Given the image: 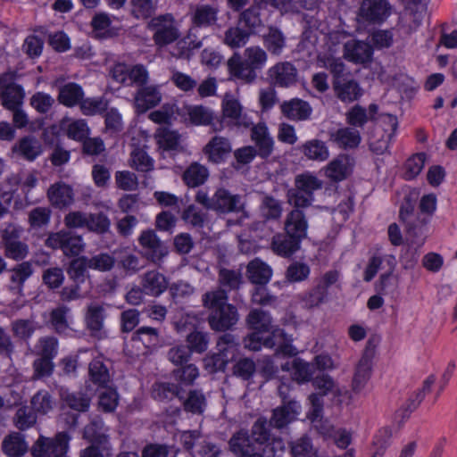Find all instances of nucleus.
<instances>
[{"label": "nucleus", "instance_id": "obj_60", "mask_svg": "<svg viewBox=\"0 0 457 457\" xmlns=\"http://www.w3.org/2000/svg\"><path fill=\"white\" fill-rule=\"evenodd\" d=\"M79 108L86 116L101 114L107 110L108 100L103 96L82 98Z\"/></svg>", "mask_w": 457, "mask_h": 457}, {"label": "nucleus", "instance_id": "obj_42", "mask_svg": "<svg viewBox=\"0 0 457 457\" xmlns=\"http://www.w3.org/2000/svg\"><path fill=\"white\" fill-rule=\"evenodd\" d=\"M239 344L234 335L227 333L217 341L218 355L223 363L232 361L238 353Z\"/></svg>", "mask_w": 457, "mask_h": 457}, {"label": "nucleus", "instance_id": "obj_49", "mask_svg": "<svg viewBox=\"0 0 457 457\" xmlns=\"http://www.w3.org/2000/svg\"><path fill=\"white\" fill-rule=\"evenodd\" d=\"M52 395L45 389L37 391L30 399L31 410L37 415H46L54 407Z\"/></svg>", "mask_w": 457, "mask_h": 457}, {"label": "nucleus", "instance_id": "obj_55", "mask_svg": "<svg viewBox=\"0 0 457 457\" xmlns=\"http://www.w3.org/2000/svg\"><path fill=\"white\" fill-rule=\"evenodd\" d=\"M71 309L66 305H58L49 314V322L54 331L58 334L66 333L69 329L68 314Z\"/></svg>", "mask_w": 457, "mask_h": 457}, {"label": "nucleus", "instance_id": "obj_64", "mask_svg": "<svg viewBox=\"0 0 457 457\" xmlns=\"http://www.w3.org/2000/svg\"><path fill=\"white\" fill-rule=\"evenodd\" d=\"M290 448L292 457H319L317 450L306 436L292 442Z\"/></svg>", "mask_w": 457, "mask_h": 457}, {"label": "nucleus", "instance_id": "obj_47", "mask_svg": "<svg viewBox=\"0 0 457 457\" xmlns=\"http://www.w3.org/2000/svg\"><path fill=\"white\" fill-rule=\"evenodd\" d=\"M251 32L238 26H231L225 32L222 42L231 49L241 48L248 42Z\"/></svg>", "mask_w": 457, "mask_h": 457}, {"label": "nucleus", "instance_id": "obj_7", "mask_svg": "<svg viewBox=\"0 0 457 457\" xmlns=\"http://www.w3.org/2000/svg\"><path fill=\"white\" fill-rule=\"evenodd\" d=\"M22 229L9 223L1 231L4 256L13 261H22L29 254L28 245L21 240Z\"/></svg>", "mask_w": 457, "mask_h": 457}, {"label": "nucleus", "instance_id": "obj_37", "mask_svg": "<svg viewBox=\"0 0 457 457\" xmlns=\"http://www.w3.org/2000/svg\"><path fill=\"white\" fill-rule=\"evenodd\" d=\"M282 212L283 207L281 201L268 194H261L259 213L263 220H278L281 218Z\"/></svg>", "mask_w": 457, "mask_h": 457}, {"label": "nucleus", "instance_id": "obj_34", "mask_svg": "<svg viewBox=\"0 0 457 457\" xmlns=\"http://www.w3.org/2000/svg\"><path fill=\"white\" fill-rule=\"evenodd\" d=\"M352 166L348 155L339 154L325 167V174L331 180L341 181L351 173Z\"/></svg>", "mask_w": 457, "mask_h": 457}, {"label": "nucleus", "instance_id": "obj_24", "mask_svg": "<svg viewBox=\"0 0 457 457\" xmlns=\"http://www.w3.org/2000/svg\"><path fill=\"white\" fill-rule=\"evenodd\" d=\"M46 195L50 204L60 209L67 207L74 202L72 187L62 181L51 185L47 189Z\"/></svg>", "mask_w": 457, "mask_h": 457}, {"label": "nucleus", "instance_id": "obj_13", "mask_svg": "<svg viewBox=\"0 0 457 457\" xmlns=\"http://www.w3.org/2000/svg\"><path fill=\"white\" fill-rule=\"evenodd\" d=\"M105 319L106 310L104 304L91 303L87 306L84 323L91 337L101 339L105 336Z\"/></svg>", "mask_w": 457, "mask_h": 457}, {"label": "nucleus", "instance_id": "obj_53", "mask_svg": "<svg viewBox=\"0 0 457 457\" xmlns=\"http://www.w3.org/2000/svg\"><path fill=\"white\" fill-rule=\"evenodd\" d=\"M25 97V92L21 85L7 87L0 91V99L3 106L7 110H13L21 107Z\"/></svg>", "mask_w": 457, "mask_h": 457}, {"label": "nucleus", "instance_id": "obj_6", "mask_svg": "<svg viewBox=\"0 0 457 457\" xmlns=\"http://www.w3.org/2000/svg\"><path fill=\"white\" fill-rule=\"evenodd\" d=\"M46 246L53 250L61 249L65 256H78L84 251L85 244L79 235L62 229L50 233L45 241Z\"/></svg>", "mask_w": 457, "mask_h": 457}, {"label": "nucleus", "instance_id": "obj_5", "mask_svg": "<svg viewBox=\"0 0 457 457\" xmlns=\"http://www.w3.org/2000/svg\"><path fill=\"white\" fill-rule=\"evenodd\" d=\"M70 436L60 432L54 437L40 435L30 448L33 457H65L69 447Z\"/></svg>", "mask_w": 457, "mask_h": 457}, {"label": "nucleus", "instance_id": "obj_51", "mask_svg": "<svg viewBox=\"0 0 457 457\" xmlns=\"http://www.w3.org/2000/svg\"><path fill=\"white\" fill-rule=\"evenodd\" d=\"M317 64L320 68H325L330 71L333 76V81L342 79L345 70V64L341 58L335 57L332 54H319Z\"/></svg>", "mask_w": 457, "mask_h": 457}, {"label": "nucleus", "instance_id": "obj_1", "mask_svg": "<svg viewBox=\"0 0 457 457\" xmlns=\"http://www.w3.org/2000/svg\"><path fill=\"white\" fill-rule=\"evenodd\" d=\"M243 56L244 59L239 53L232 54L227 62L228 72L233 78L250 84L256 79V71L265 66L268 54L261 46H252L244 50Z\"/></svg>", "mask_w": 457, "mask_h": 457}, {"label": "nucleus", "instance_id": "obj_61", "mask_svg": "<svg viewBox=\"0 0 457 457\" xmlns=\"http://www.w3.org/2000/svg\"><path fill=\"white\" fill-rule=\"evenodd\" d=\"M61 396L63 403L72 410L86 411L89 408L91 399L82 392H62Z\"/></svg>", "mask_w": 457, "mask_h": 457}, {"label": "nucleus", "instance_id": "obj_3", "mask_svg": "<svg viewBox=\"0 0 457 457\" xmlns=\"http://www.w3.org/2000/svg\"><path fill=\"white\" fill-rule=\"evenodd\" d=\"M147 29L157 48L161 49L175 43L180 37L179 22L172 13H162L151 18Z\"/></svg>", "mask_w": 457, "mask_h": 457}, {"label": "nucleus", "instance_id": "obj_62", "mask_svg": "<svg viewBox=\"0 0 457 457\" xmlns=\"http://www.w3.org/2000/svg\"><path fill=\"white\" fill-rule=\"evenodd\" d=\"M186 341L191 353H203L208 349L210 338L208 333L194 329L187 336Z\"/></svg>", "mask_w": 457, "mask_h": 457}, {"label": "nucleus", "instance_id": "obj_56", "mask_svg": "<svg viewBox=\"0 0 457 457\" xmlns=\"http://www.w3.org/2000/svg\"><path fill=\"white\" fill-rule=\"evenodd\" d=\"M37 414L28 406L20 407L12 417V424L19 431H25L37 424Z\"/></svg>", "mask_w": 457, "mask_h": 457}, {"label": "nucleus", "instance_id": "obj_10", "mask_svg": "<svg viewBox=\"0 0 457 457\" xmlns=\"http://www.w3.org/2000/svg\"><path fill=\"white\" fill-rule=\"evenodd\" d=\"M222 120L228 126L238 129H249L253 125V120L243 112L240 102L232 95L226 94L221 104Z\"/></svg>", "mask_w": 457, "mask_h": 457}, {"label": "nucleus", "instance_id": "obj_40", "mask_svg": "<svg viewBox=\"0 0 457 457\" xmlns=\"http://www.w3.org/2000/svg\"><path fill=\"white\" fill-rule=\"evenodd\" d=\"M11 331L14 337L28 342L39 328L38 322L34 317L16 319L11 322Z\"/></svg>", "mask_w": 457, "mask_h": 457}, {"label": "nucleus", "instance_id": "obj_26", "mask_svg": "<svg viewBox=\"0 0 457 457\" xmlns=\"http://www.w3.org/2000/svg\"><path fill=\"white\" fill-rule=\"evenodd\" d=\"M140 286L145 295L159 296L168 288V280L163 274L153 270L140 277Z\"/></svg>", "mask_w": 457, "mask_h": 457}, {"label": "nucleus", "instance_id": "obj_4", "mask_svg": "<svg viewBox=\"0 0 457 457\" xmlns=\"http://www.w3.org/2000/svg\"><path fill=\"white\" fill-rule=\"evenodd\" d=\"M269 426L266 418H258L252 426L251 437L255 444L263 446L264 453L269 450L272 457H280L286 451V444L281 437L272 436Z\"/></svg>", "mask_w": 457, "mask_h": 457}, {"label": "nucleus", "instance_id": "obj_15", "mask_svg": "<svg viewBox=\"0 0 457 457\" xmlns=\"http://www.w3.org/2000/svg\"><path fill=\"white\" fill-rule=\"evenodd\" d=\"M372 351L366 348L361 357L357 361L352 380V391L353 393H361L370 378L372 372Z\"/></svg>", "mask_w": 457, "mask_h": 457}, {"label": "nucleus", "instance_id": "obj_18", "mask_svg": "<svg viewBox=\"0 0 457 457\" xmlns=\"http://www.w3.org/2000/svg\"><path fill=\"white\" fill-rule=\"evenodd\" d=\"M220 9L214 4H197L190 12L191 26L196 29L216 25Z\"/></svg>", "mask_w": 457, "mask_h": 457}, {"label": "nucleus", "instance_id": "obj_21", "mask_svg": "<svg viewBox=\"0 0 457 457\" xmlns=\"http://www.w3.org/2000/svg\"><path fill=\"white\" fill-rule=\"evenodd\" d=\"M251 128V139L254 142L258 154L262 158L269 157L274 147V141L270 135L269 129L264 122L253 124Z\"/></svg>", "mask_w": 457, "mask_h": 457}, {"label": "nucleus", "instance_id": "obj_32", "mask_svg": "<svg viewBox=\"0 0 457 457\" xmlns=\"http://www.w3.org/2000/svg\"><path fill=\"white\" fill-rule=\"evenodd\" d=\"M61 130L70 138L75 141H83L90 132L87 123L83 119L63 118L60 122Z\"/></svg>", "mask_w": 457, "mask_h": 457}, {"label": "nucleus", "instance_id": "obj_25", "mask_svg": "<svg viewBox=\"0 0 457 457\" xmlns=\"http://www.w3.org/2000/svg\"><path fill=\"white\" fill-rule=\"evenodd\" d=\"M162 101V94L156 86L141 87L135 95L134 106L138 112H145L147 110L158 105Z\"/></svg>", "mask_w": 457, "mask_h": 457}, {"label": "nucleus", "instance_id": "obj_39", "mask_svg": "<svg viewBox=\"0 0 457 457\" xmlns=\"http://www.w3.org/2000/svg\"><path fill=\"white\" fill-rule=\"evenodd\" d=\"M251 438L245 429L236 432L228 441L229 450L237 457H246L255 451Z\"/></svg>", "mask_w": 457, "mask_h": 457}, {"label": "nucleus", "instance_id": "obj_16", "mask_svg": "<svg viewBox=\"0 0 457 457\" xmlns=\"http://www.w3.org/2000/svg\"><path fill=\"white\" fill-rule=\"evenodd\" d=\"M301 411V405L295 400H288L287 403L275 408L270 419V426L282 429L296 420Z\"/></svg>", "mask_w": 457, "mask_h": 457}, {"label": "nucleus", "instance_id": "obj_29", "mask_svg": "<svg viewBox=\"0 0 457 457\" xmlns=\"http://www.w3.org/2000/svg\"><path fill=\"white\" fill-rule=\"evenodd\" d=\"M329 140L342 149H353L358 147L361 141L359 129L345 127L329 132Z\"/></svg>", "mask_w": 457, "mask_h": 457}, {"label": "nucleus", "instance_id": "obj_22", "mask_svg": "<svg viewBox=\"0 0 457 457\" xmlns=\"http://www.w3.org/2000/svg\"><path fill=\"white\" fill-rule=\"evenodd\" d=\"M284 230L293 237L303 240L307 236L308 220L302 210L293 209L286 216Z\"/></svg>", "mask_w": 457, "mask_h": 457}, {"label": "nucleus", "instance_id": "obj_59", "mask_svg": "<svg viewBox=\"0 0 457 457\" xmlns=\"http://www.w3.org/2000/svg\"><path fill=\"white\" fill-rule=\"evenodd\" d=\"M129 165L139 172H149L154 170V162L142 148H135L129 158Z\"/></svg>", "mask_w": 457, "mask_h": 457}, {"label": "nucleus", "instance_id": "obj_17", "mask_svg": "<svg viewBox=\"0 0 457 457\" xmlns=\"http://www.w3.org/2000/svg\"><path fill=\"white\" fill-rule=\"evenodd\" d=\"M11 152L12 156L33 162L43 153V146L34 136H25L12 146Z\"/></svg>", "mask_w": 457, "mask_h": 457}, {"label": "nucleus", "instance_id": "obj_44", "mask_svg": "<svg viewBox=\"0 0 457 457\" xmlns=\"http://www.w3.org/2000/svg\"><path fill=\"white\" fill-rule=\"evenodd\" d=\"M83 96L82 87L76 83L70 82L60 87L58 101L66 107H73L80 104Z\"/></svg>", "mask_w": 457, "mask_h": 457}, {"label": "nucleus", "instance_id": "obj_11", "mask_svg": "<svg viewBox=\"0 0 457 457\" xmlns=\"http://www.w3.org/2000/svg\"><path fill=\"white\" fill-rule=\"evenodd\" d=\"M270 85L278 87H289L298 79V71L290 62H279L267 71Z\"/></svg>", "mask_w": 457, "mask_h": 457}, {"label": "nucleus", "instance_id": "obj_50", "mask_svg": "<svg viewBox=\"0 0 457 457\" xmlns=\"http://www.w3.org/2000/svg\"><path fill=\"white\" fill-rule=\"evenodd\" d=\"M92 31L96 38H108L113 36L111 29L112 20L108 13L96 12L90 22Z\"/></svg>", "mask_w": 457, "mask_h": 457}, {"label": "nucleus", "instance_id": "obj_48", "mask_svg": "<svg viewBox=\"0 0 457 457\" xmlns=\"http://www.w3.org/2000/svg\"><path fill=\"white\" fill-rule=\"evenodd\" d=\"M159 0H130V14L137 20H147L158 9Z\"/></svg>", "mask_w": 457, "mask_h": 457}, {"label": "nucleus", "instance_id": "obj_52", "mask_svg": "<svg viewBox=\"0 0 457 457\" xmlns=\"http://www.w3.org/2000/svg\"><path fill=\"white\" fill-rule=\"evenodd\" d=\"M220 288L226 290H238L243 284V276L239 270L221 268L218 274Z\"/></svg>", "mask_w": 457, "mask_h": 457}, {"label": "nucleus", "instance_id": "obj_54", "mask_svg": "<svg viewBox=\"0 0 457 457\" xmlns=\"http://www.w3.org/2000/svg\"><path fill=\"white\" fill-rule=\"evenodd\" d=\"M87 269V257L81 256L71 262L67 273L73 283L81 285L90 278Z\"/></svg>", "mask_w": 457, "mask_h": 457}, {"label": "nucleus", "instance_id": "obj_23", "mask_svg": "<svg viewBox=\"0 0 457 457\" xmlns=\"http://www.w3.org/2000/svg\"><path fill=\"white\" fill-rule=\"evenodd\" d=\"M197 30L195 27L190 26L187 35L176 41L174 53L172 54L175 57L188 60L193 55L195 50L203 46V39L197 37Z\"/></svg>", "mask_w": 457, "mask_h": 457}, {"label": "nucleus", "instance_id": "obj_43", "mask_svg": "<svg viewBox=\"0 0 457 457\" xmlns=\"http://www.w3.org/2000/svg\"><path fill=\"white\" fill-rule=\"evenodd\" d=\"M303 155L315 162H325L329 157V151L325 142L320 139H311L301 146Z\"/></svg>", "mask_w": 457, "mask_h": 457}, {"label": "nucleus", "instance_id": "obj_38", "mask_svg": "<svg viewBox=\"0 0 457 457\" xmlns=\"http://www.w3.org/2000/svg\"><path fill=\"white\" fill-rule=\"evenodd\" d=\"M106 432L107 429L102 419L96 417L85 427L83 437L89 441L91 445L108 446V436Z\"/></svg>", "mask_w": 457, "mask_h": 457}, {"label": "nucleus", "instance_id": "obj_31", "mask_svg": "<svg viewBox=\"0 0 457 457\" xmlns=\"http://www.w3.org/2000/svg\"><path fill=\"white\" fill-rule=\"evenodd\" d=\"M242 207L240 195H232L225 188H219L214 193V211L227 213L238 212Z\"/></svg>", "mask_w": 457, "mask_h": 457}, {"label": "nucleus", "instance_id": "obj_35", "mask_svg": "<svg viewBox=\"0 0 457 457\" xmlns=\"http://www.w3.org/2000/svg\"><path fill=\"white\" fill-rule=\"evenodd\" d=\"M301 241L286 232L285 234H277L272 237L271 249L279 256L289 257L299 250Z\"/></svg>", "mask_w": 457, "mask_h": 457}, {"label": "nucleus", "instance_id": "obj_12", "mask_svg": "<svg viewBox=\"0 0 457 457\" xmlns=\"http://www.w3.org/2000/svg\"><path fill=\"white\" fill-rule=\"evenodd\" d=\"M343 56L350 62L367 66L372 62L373 47L366 41L351 39L344 44Z\"/></svg>", "mask_w": 457, "mask_h": 457}, {"label": "nucleus", "instance_id": "obj_58", "mask_svg": "<svg viewBox=\"0 0 457 457\" xmlns=\"http://www.w3.org/2000/svg\"><path fill=\"white\" fill-rule=\"evenodd\" d=\"M312 386L316 390L313 394L320 395L321 398L330 394L333 395H341L338 386L330 376L326 374L316 376L312 379Z\"/></svg>", "mask_w": 457, "mask_h": 457}, {"label": "nucleus", "instance_id": "obj_9", "mask_svg": "<svg viewBox=\"0 0 457 457\" xmlns=\"http://www.w3.org/2000/svg\"><path fill=\"white\" fill-rule=\"evenodd\" d=\"M138 243L142 247L141 255L156 265H160L169 253L165 243L152 229L142 231Z\"/></svg>", "mask_w": 457, "mask_h": 457}, {"label": "nucleus", "instance_id": "obj_28", "mask_svg": "<svg viewBox=\"0 0 457 457\" xmlns=\"http://www.w3.org/2000/svg\"><path fill=\"white\" fill-rule=\"evenodd\" d=\"M264 346L268 348L277 347L276 353L285 356H294L297 350L292 345V339L288 337L284 330L276 328L264 340Z\"/></svg>", "mask_w": 457, "mask_h": 457}, {"label": "nucleus", "instance_id": "obj_45", "mask_svg": "<svg viewBox=\"0 0 457 457\" xmlns=\"http://www.w3.org/2000/svg\"><path fill=\"white\" fill-rule=\"evenodd\" d=\"M246 322L253 331L263 334L270 333V335L275 329L271 324L270 314L262 310H252L246 318Z\"/></svg>", "mask_w": 457, "mask_h": 457}, {"label": "nucleus", "instance_id": "obj_33", "mask_svg": "<svg viewBox=\"0 0 457 457\" xmlns=\"http://www.w3.org/2000/svg\"><path fill=\"white\" fill-rule=\"evenodd\" d=\"M333 89L337 97L344 103H353L362 95V89L354 79L333 81Z\"/></svg>", "mask_w": 457, "mask_h": 457}, {"label": "nucleus", "instance_id": "obj_63", "mask_svg": "<svg viewBox=\"0 0 457 457\" xmlns=\"http://www.w3.org/2000/svg\"><path fill=\"white\" fill-rule=\"evenodd\" d=\"M183 407L187 412L202 414L206 407V398L201 391L191 390L183 399Z\"/></svg>", "mask_w": 457, "mask_h": 457}, {"label": "nucleus", "instance_id": "obj_41", "mask_svg": "<svg viewBox=\"0 0 457 457\" xmlns=\"http://www.w3.org/2000/svg\"><path fill=\"white\" fill-rule=\"evenodd\" d=\"M208 177V168L204 164L194 162L183 172L182 179L187 187H196L203 185Z\"/></svg>", "mask_w": 457, "mask_h": 457}, {"label": "nucleus", "instance_id": "obj_19", "mask_svg": "<svg viewBox=\"0 0 457 457\" xmlns=\"http://www.w3.org/2000/svg\"><path fill=\"white\" fill-rule=\"evenodd\" d=\"M238 319L239 315L237 308L228 303L211 314L208 317V322L212 329L216 331H225L236 325Z\"/></svg>", "mask_w": 457, "mask_h": 457}, {"label": "nucleus", "instance_id": "obj_2", "mask_svg": "<svg viewBox=\"0 0 457 457\" xmlns=\"http://www.w3.org/2000/svg\"><path fill=\"white\" fill-rule=\"evenodd\" d=\"M419 195V191L413 189L404 197L399 216L411 244L421 246L425 242L424 228L429 218L415 209Z\"/></svg>", "mask_w": 457, "mask_h": 457}, {"label": "nucleus", "instance_id": "obj_46", "mask_svg": "<svg viewBox=\"0 0 457 457\" xmlns=\"http://www.w3.org/2000/svg\"><path fill=\"white\" fill-rule=\"evenodd\" d=\"M263 45L273 55H280L286 46V37L276 27H269L267 33L262 36Z\"/></svg>", "mask_w": 457, "mask_h": 457}, {"label": "nucleus", "instance_id": "obj_27", "mask_svg": "<svg viewBox=\"0 0 457 457\" xmlns=\"http://www.w3.org/2000/svg\"><path fill=\"white\" fill-rule=\"evenodd\" d=\"M281 113L291 120H306L312 112V108L308 102L299 98L284 101L280 105Z\"/></svg>", "mask_w": 457, "mask_h": 457}, {"label": "nucleus", "instance_id": "obj_57", "mask_svg": "<svg viewBox=\"0 0 457 457\" xmlns=\"http://www.w3.org/2000/svg\"><path fill=\"white\" fill-rule=\"evenodd\" d=\"M89 377L91 381L99 386H105L110 382L111 376L108 368L101 358H96L89 363Z\"/></svg>", "mask_w": 457, "mask_h": 457}, {"label": "nucleus", "instance_id": "obj_14", "mask_svg": "<svg viewBox=\"0 0 457 457\" xmlns=\"http://www.w3.org/2000/svg\"><path fill=\"white\" fill-rule=\"evenodd\" d=\"M34 268L30 262H22L9 270L8 291L14 296L24 295L25 282L33 275Z\"/></svg>", "mask_w": 457, "mask_h": 457}, {"label": "nucleus", "instance_id": "obj_36", "mask_svg": "<svg viewBox=\"0 0 457 457\" xmlns=\"http://www.w3.org/2000/svg\"><path fill=\"white\" fill-rule=\"evenodd\" d=\"M246 276L255 285H266L271 278L272 270L259 258L252 260L246 266Z\"/></svg>", "mask_w": 457, "mask_h": 457}, {"label": "nucleus", "instance_id": "obj_30", "mask_svg": "<svg viewBox=\"0 0 457 457\" xmlns=\"http://www.w3.org/2000/svg\"><path fill=\"white\" fill-rule=\"evenodd\" d=\"M1 449L8 457H22L28 452L29 445L24 435L12 431L4 437Z\"/></svg>", "mask_w": 457, "mask_h": 457}, {"label": "nucleus", "instance_id": "obj_8", "mask_svg": "<svg viewBox=\"0 0 457 457\" xmlns=\"http://www.w3.org/2000/svg\"><path fill=\"white\" fill-rule=\"evenodd\" d=\"M392 6L387 0H362L358 12L359 23L380 24L391 14Z\"/></svg>", "mask_w": 457, "mask_h": 457}, {"label": "nucleus", "instance_id": "obj_20", "mask_svg": "<svg viewBox=\"0 0 457 457\" xmlns=\"http://www.w3.org/2000/svg\"><path fill=\"white\" fill-rule=\"evenodd\" d=\"M232 145L228 137L215 136L204 146L203 153L212 163H220L231 153Z\"/></svg>", "mask_w": 457, "mask_h": 457}]
</instances>
